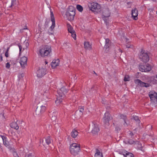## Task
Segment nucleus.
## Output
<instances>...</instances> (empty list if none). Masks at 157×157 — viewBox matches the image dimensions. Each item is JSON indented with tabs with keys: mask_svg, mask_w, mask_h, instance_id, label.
I'll use <instances>...</instances> for the list:
<instances>
[{
	"mask_svg": "<svg viewBox=\"0 0 157 157\" xmlns=\"http://www.w3.org/2000/svg\"><path fill=\"white\" fill-rule=\"evenodd\" d=\"M49 87L45 85H43L39 87V92L41 94V98L43 100L48 101L49 97L50 94L48 91Z\"/></svg>",
	"mask_w": 157,
	"mask_h": 157,
	"instance_id": "1",
	"label": "nucleus"
},
{
	"mask_svg": "<svg viewBox=\"0 0 157 157\" xmlns=\"http://www.w3.org/2000/svg\"><path fill=\"white\" fill-rule=\"evenodd\" d=\"M80 150L79 144L76 143H73L70 147V151L71 153L74 156L78 155Z\"/></svg>",
	"mask_w": 157,
	"mask_h": 157,
	"instance_id": "2",
	"label": "nucleus"
},
{
	"mask_svg": "<svg viewBox=\"0 0 157 157\" xmlns=\"http://www.w3.org/2000/svg\"><path fill=\"white\" fill-rule=\"evenodd\" d=\"M90 10L95 13H97L101 10V6L98 3L95 2L89 3L88 4Z\"/></svg>",
	"mask_w": 157,
	"mask_h": 157,
	"instance_id": "3",
	"label": "nucleus"
},
{
	"mask_svg": "<svg viewBox=\"0 0 157 157\" xmlns=\"http://www.w3.org/2000/svg\"><path fill=\"white\" fill-rule=\"evenodd\" d=\"M51 52V47L50 46H45L40 49L39 53L42 57L48 56Z\"/></svg>",
	"mask_w": 157,
	"mask_h": 157,
	"instance_id": "4",
	"label": "nucleus"
},
{
	"mask_svg": "<svg viewBox=\"0 0 157 157\" xmlns=\"http://www.w3.org/2000/svg\"><path fill=\"white\" fill-rule=\"evenodd\" d=\"M139 58L141 61L145 63L147 62L149 59V56L147 52L143 50H141Z\"/></svg>",
	"mask_w": 157,
	"mask_h": 157,
	"instance_id": "5",
	"label": "nucleus"
},
{
	"mask_svg": "<svg viewBox=\"0 0 157 157\" xmlns=\"http://www.w3.org/2000/svg\"><path fill=\"white\" fill-rule=\"evenodd\" d=\"M139 69L142 72H146L150 71L151 70V66L147 64L144 65H140Z\"/></svg>",
	"mask_w": 157,
	"mask_h": 157,
	"instance_id": "6",
	"label": "nucleus"
},
{
	"mask_svg": "<svg viewBox=\"0 0 157 157\" xmlns=\"http://www.w3.org/2000/svg\"><path fill=\"white\" fill-rule=\"evenodd\" d=\"M135 82L136 84L141 87H148L150 86L149 84L142 82L139 79L135 80Z\"/></svg>",
	"mask_w": 157,
	"mask_h": 157,
	"instance_id": "7",
	"label": "nucleus"
},
{
	"mask_svg": "<svg viewBox=\"0 0 157 157\" xmlns=\"http://www.w3.org/2000/svg\"><path fill=\"white\" fill-rule=\"evenodd\" d=\"M111 119L112 117L109 113L108 112H106L105 113L103 121L104 123L109 125V121Z\"/></svg>",
	"mask_w": 157,
	"mask_h": 157,
	"instance_id": "8",
	"label": "nucleus"
},
{
	"mask_svg": "<svg viewBox=\"0 0 157 157\" xmlns=\"http://www.w3.org/2000/svg\"><path fill=\"white\" fill-rule=\"evenodd\" d=\"M46 73V70L44 68H40L36 72L37 76L41 78Z\"/></svg>",
	"mask_w": 157,
	"mask_h": 157,
	"instance_id": "9",
	"label": "nucleus"
},
{
	"mask_svg": "<svg viewBox=\"0 0 157 157\" xmlns=\"http://www.w3.org/2000/svg\"><path fill=\"white\" fill-rule=\"evenodd\" d=\"M149 95L151 100L153 102L157 101V93L154 91H151L149 92Z\"/></svg>",
	"mask_w": 157,
	"mask_h": 157,
	"instance_id": "10",
	"label": "nucleus"
},
{
	"mask_svg": "<svg viewBox=\"0 0 157 157\" xmlns=\"http://www.w3.org/2000/svg\"><path fill=\"white\" fill-rule=\"evenodd\" d=\"M67 27L68 28V30L69 33H71L72 37L74 38V40H76V34L75 33V31L73 29L72 27L70 25L67 24Z\"/></svg>",
	"mask_w": 157,
	"mask_h": 157,
	"instance_id": "11",
	"label": "nucleus"
},
{
	"mask_svg": "<svg viewBox=\"0 0 157 157\" xmlns=\"http://www.w3.org/2000/svg\"><path fill=\"white\" fill-rule=\"evenodd\" d=\"M27 58L26 57L23 56L21 58L19 63L22 68H25L27 65Z\"/></svg>",
	"mask_w": 157,
	"mask_h": 157,
	"instance_id": "12",
	"label": "nucleus"
},
{
	"mask_svg": "<svg viewBox=\"0 0 157 157\" xmlns=\"http://www.w3.org/2000/svg\"><path fill=\"white\" fill-rule=\"evenodd\" d=\"M46 109V107L43 105H42L40 107V109H38V107L35 110V112L36 114L38 115H40L41 114L44 113Z\"/></svg>",
	"mask_w": 157,
	"mask_h": 157,
	"instance_id": "13",
	"label": "nucleus"
},
{
	"mask_svg": "<svg viewBox=\"0 0 157 157\" xmlns=\"http://www.w3.org/2000/svg\"><path fill=\"white\" fill-rule=\"evenodd\" d=\"M119 153L123 155L124 157H134L132 153H129L124 150L120 151Z\"/></svg>",
	"mask_w": 157,
	"mask_h": 157,
	"instance_id": "14",
	"label": "nucleus"
},
{
	"mask_svg": "<svg viewBox=\"0 0 157 157\" xmlns=\"http://www.w3.org/2000/svg\"><path fill=\"white\" fill-rule=\"evenodd\" d=\"M75 14V13L72 12H67L66 13V17L67 19L70 21L73 20L74 18V16Z\"/></svg>",
	"mask_w": 157,
	"mask_h": 157,
	"instance_id": "15",
	"label": "nucleus"
},
{
	"mask_svg": "<svg viewBox=\"0 0 157 157\" xmlns=\"http://www.w3.org/2000/svg\"><path fill=\"white\" fill-rule=\"evenodd\" d=\"M0 138L2 140L4 145L6 147H9L10 144L9 142L7 140V137L5 136L0 135Z\"/></svg>",
	"mask_w": 157,
	"mask_h": 157,
	"instance_id": "16",
	"label": "nucleus"
},
{
	"mask_svg": "<svg viewBox=\"0 0 157 157\" xmlns=\"http://www.w3.org/2000/svg\"><path fill=\"white\" fill-rule=\"evenodd\" d=\"M50 14H51V21L52 22V25L50 26V28L51 29V30H52L54 29L55 23V18L53 12L52 11H50Z\"/></svg>",
	"mask_w": 157,
	"mask_h": 157,
	"instance_id": "17",
	"label": "nucleus"
},
{
	"mask_svg": "<svg viewBox=\"0 0 157 157\" xmlns=\"http://www.w3.org/2000/svg\"><path fill=\"white\" fill-rule=\"evenodd\" d=\"M29 45V44L27 42H25L22 45V46L21 44H19L18 46L19 49L20 54L21 53V51H22L23 50H24L26 49Z\"/></svg>",
	"mask_w": 157,
	"mask_h": 157,
	"instance_id": "18",
	"label": "nucleus"
},
{
	"mask_svg": "<svg viewBox=\"0 0 157 157\" xmlns=\"http://www.w3.org/2000/svg\"><path fill=\"white\" fill-rule=\"evenodd\" d=\"M138 14V10L136 8H134L132 10V17L134 20L137 19Z\"/></svg>",
	"mask_w": 157,
	"mask_h": 157,
	"instance_id": "19",
	"label": "nucleus"
},
{
	"mask_svg": "<svg viewBox=\"0 0 157 157\" xmlns=\"http://www.w3.org/2000/svg\"><path fill=\"white\" fill-rule=\"evenodd\" d=\"M92 124H93L92 126H93V127L91 131L92 133L93 134H96L99 131V128L97 124H95L93 123H92Z\"/></svg>",
	"mask_w": 157,
	"mask_h": 157,
	"instance_id": "20",
	"label": "nucleus"
},
{
	"mask_svg": "<svg viewBox=\"0 0 157 157\" xmlns=\"http://www.w3.org/2000/svg\"><path fill=\"white\" fill-rule=\"evenodd\" d=\"M64 97H63V95H59L55 101L57 105H59L61 104H62Z\"/></svg>",
	"mask_w": 157,
	"mask_h": 157,
	"instance_id": "21",
	"label": "nucleus"
},
{
	"mask_svg": "<svg viewBox=\"0 0 157 157\" xmlns=\"http://www.w3.org/2000/svg\"><path fill=\"white\" fill-rule=\"evenodd\" d=\"M67 92V90L64 87H62L60 90L58 91L59 95H63V97H65V94Z\"/></svg>",
	"mask_w": 157,
	"mask_h": 157,
	"instance_id": "22",
	"label": "nucleus"
},
{
	"mask_svg": "<svg viewBox=\"0 0 157 157\" xmlns=\"http://www.w3.org/2000/svg\"><path fill=\"white\" fill-rule=\"evenodd\" d=\"M59 59L53 60L51 63V65L52 68H54L59 66Z\"/></svg>",
	"mask_w": 157,
	"mask_h": 157,
	"instance_id": "23",
	"label": "nucleus"
},
{
	"mask_svg": "<svg viewBox=\"0 0 157 157\" xmlns=\"http://www.w3.org/2000/svg\"><path fill=\"white\" fill-rule=\"evenodd\" d=\"M110 12L108 10L105 11L103 12V16L102 18L103 20L106 23H107L106 20L105 19L106 18H107L110 16Z\"/></svg>",
	"mask_w": 157,
	"mask_h": 157,
	"instance_id": "24",
	"label": "nucleus"
},
{
	"mask_svg": "<svg viewBox=\"0 0 157 157\" xmlns=\"http://www.w3.org/2000/svg\"><path fill=\"white\" fill-rule=\"evenodd\" d=\"M84 47L86 49L89 50H90L92 48L91 44L87 41L84 43Z\"/></svg>",
	"mask_w": 157,
	"mask_h": 157,
	"instance_id": "25",
	"label": "nucleus"
},
{
	"mask_svg": "<svg viewBox=\"0 0 157 157\" xmlns=\"http://www.w3.org/2000/svg\"><path fill=\"white\" fill-rule=\"evenodd\" d=\"M67 12L71 13V12H73L74 13H75V8L73 6H70L68 7Z\"/></svg>",
	"mask_w": 157,
	"mask_h": 157,
	"instance_id": "26",
	"label": "nucleus"
},
{
	"mask_svg": "<svg viewBox=\"0 0 157 157\" xmlns=\"http://www.w3.org/2000/svg\"><path fill=\"white\" fill-rule=\"evenodd\" d=\"M10 126L12 128H14L16 130H17L19 128V126L16 122H13L11 123Z\"/></svg>",
	"mask_w": 157,
	"mask_h": 157,
	"instance_id": "27",
	"label": "nucleus"
},
{
	"mask_svg": "<svg viewBox=\"0 0 157 157\" xmlns=\"http://www.w3.org/2000/svg\"><path fill=\"white\" fill-rule=\"evenodd\" d=\"M78 134V132L75 130H73L71 133V136L73 138H75Z\"/></svg>",
	"mask_w": 157,
	"mask_h": 157,
	"instance_id": "28",
	"label": "nucleus"
},
{
	"mask_svg": "<svg viewBox=\"0 0 157 157\" xmlns=\"http://www.w3.org/2000/svg\"><path fill=\"white\" fill-rule=\"evenodd\" d=\"M95 157H103L102 154L98 149L96 150Z\"/></svg>",
	"mask_w": 157,
	"mask_h": 157,
	"instance_id": "29",
	"label": "nucleus"
},
{
	"mask_svg": "<svg viewBox=\"0 0 157 157\" xmlns=\"http://www.w3.org/2000/svg\"><path fill=\"white\" fill-rule=\"evenodd\" d=\"M84 110V108L82 107H81L79 109V110L75 112L76 115H77L79 113V117H80L82 114V113Z\"/></svg>",
	"mask_w": 157,
	"mask_h": 157,
	"instance_id": "30",
	"label": "nucleus"
},
{
	"mask_svg": "<svg viewBox=\"0 0 157 157\" xmlns=\"http://www.w3.org/2000/svg\"><path fill=\"white\" fill-rule=\"evenodd\" d=\"M52 114L54 115V116H51V119L53 121H55L57 119V113L54 112L52 113Z\"/></svg>",
	"mask_w": 157,
	"mask_h": 157,
	"instance_id": "31",
	"label": "nucleus"
},
{
	"mask_svg": "<svg viewBox=\"0 0 157 157\" xmlns=\"http://www.w3.org/2000/svg\"><path fill=\"white\" fill-rule=\"evenodd\" d=\"M45 141L47 144H50L51 143L52 140L49 137H48L46 138Z\"/></svg>",
	"mask_w": 157,
	"mask_h": 157,
	"instance_id": "32",
	"label": "nucleus"
},
{
	"mask_svg": "<svg viewBox=\"0 0 157 157\" xmlns=\"http://www.w3.org/2000/svg\"><path fill=\"white\" fill-rule=\"evenodd\" d=\"M77 9L80 12H82L83 10V9L82 6L80 5H77L76 6Z\"/></svg>",
	"mask_w": 157,
	"mask_h": 157,
	"instance_id": "33",
	"label": "nucleus"
},
{
	"mask_svg": "<svg viewBox=\"0 0 157 157\" xmlns=\"http://www.w3.org/2000/svg\"><path fill=\"white\" fill-rule=\"evenodd\" d=\"M130 77L128 75H126L124 76V81H128L130 80Z\"/></svg>",
	"mask_w": 157,
	"mask_h": 157,
	"instance_id": "34",
	"label": "nucleus"
},
{
	"mask_svg": "<svg viewBox=\"0 0 157 157\" xmlns=\"http://www.w3.org/2000/svg\"><path fill=\"white\" fill-rule=\"evenodd\" d=\"M16 0H11V5L10 6V7H11L12 6H14L16 2Z\"/></svg>",
	"mask_w": 157,
	"mask_h": 157,
	"instance_id": "35",
	"label": "nucleus"
},
{
	"mask_svg": "<svg viewBox=\"0 0 157 157\" xmlns=\"http://www.w3.org/2000/svg\"><path fill=\"white\" fill-rule=\"evenodd\" d=\"M133 118L136 121H139L138 117L137 116H133Z\"/></svg>",
	"mask_w": 157,
	"mask_h": 157,
	"instance_id": "36",
	"label": "nucleus"
},
{
	"mask_svg": "<svg viewBox=\"0 0 157 157\" xmlns=\"http://www.w3.org/2000/svg\"><path fill=\"white\" fill-rule=\"evenodd\" d=\"M128 143L130 144H133L135 143V142L132 140H130L128 141Z\"/></svg>",
	"mask_w": 157,
	"mask_h": 157,
	"instance_id": "37",
	"label": "nucleus"
},
{
	"mask_svg": "<svg viewBox=\"0 0 157 157\" xmlns=\"http://www.w3.org/2000/svg\"><path fill=\"white\" fill-rule=\"evenodd\" d=\"M13 155L14 157H19L17 154L16 152H13Z\"/></svg>",
	"mask_w": 157,
	"mask_h": 157,
	"instance_id": "38",
	"label": "nucleus"
},
{
	"mask_svg": "<svg viewBox=\"0 0 157 157\" xmlns=\"http://www.w3.org/2000/svg\"><path fill=\"white\" fill-rule=\"evenodd\" d=\"M6 67L7 68L9 69L10 68V65L9 63H7L6 65Z\"/></svg>",
	"mask_w": 157,
	"mask_h": 157,
	"instance_id": "39",
	"label": "nucleus"
},
{
	"mask_svg": "<svg viewBox=\"0 0 157 157\" xmlns=\"http://www.w3.org/2000/svg\"><path fill=\"white\" fill-rule=\"evenodd\" d=\"M109 47V44L108 43H105V48H107Z\"/></svg>",
	"mask_w": 157,
	"mask_h": 157,
	"instance_id": "40",
	"label": "nucleus"
},
{
	"mask_svg": "<svg viewBox=\"0 0 157 157\" xmlns=\"http://www.w3.org/2000/svg\"><path fill=\"white\" fill-rule=\"evenodd\" d=\"M126 47L127 48H132V45L128 44L126 45Z\"/></svg>",
	"mask_w": 157,
	"mask_h": 157,
	"instance_id": "41",
	"label": "nucleus"
},
{
	"mask_svg": "<svg viewBox=\"0 0 157 157\" xmlns=\"http://www.w3.org/2000/svg\"><path fill=\"white\" fill-rule=\"evenodd\" d=\"M5 56L6 57H9V53L7 51L6 52L5 54Z\"/></svg>",
	"mask_w": 157,
	"mask_h": 157,
	"instance_id": "42",
	"label": "nucleus"
},
{
	"mask_svg": "<svg viewBox=\"0 0 157 157\" xmlns=\"http://www.w3.org/2000/svg\"><path fill=\"white\" fill-rule=\"evenodd\" d=\"M109 39L107 38V39H105V43L109 44Z\"/></svg>",
	"mask_w": 157,
	"mask_h": 157,
	"instance_id": "43",
	"label": "nucleus"
},
{
	"mask_svg": "<svg viewBox=\"0 0 157 157\" xmlns=\"http://www.w3.org/2000/svg\"><path fill=\"white\" fill-rule=\"evenodd\" d=\"M125 118H126L124 116V125L125 126L127 125V124L126 123V121L125 120Z\"/></svg>",
	"mask_w": 157,
	"mask_h": 157,
	"instance_id": "44",
	"label": "nucleus"
},
{
	"mask_svg": "<svg viewBox=\"0 0 157 157\" xmlns=\"http://www.w3.org/2000/svg\"><path fill=\"white\" fill-rule=\"evenodd\" d=\"M3 60L2 59V54H1L0 56V61H2Z\"/></svg>",
	"mask_w": 157,
	"mask_h": 157,
	"instance_id": "45",
	"label": "nucleus"
},
{
	"mask_svg": "<svg viewBox=\"0 0 157 157\" xmlns=\"http://www.w3.org/2000/svg\"><path fill=\"white\" fill-rule=\"evenodd\" d=\"M130 135L131 136V137H132L133 136V133L132 132H130L129 133Z\"/></svg>",
	"mask_w": 157,
	"mask_h": 157,
	"instance_id": "46",
	"label": "nucleus"
},
{
	"mask_svg": "<svg viewBox=\"0 0 157 157\" xmlns=\"http://www.w3.org/2000/svg\"><path fill=\"white\" fill-rule=\"evenodd\" d=\"M28 157H33L31 154H29Z\"/></svg>",
	"mask_w": 157,
	"mask_h": 157,
	"instance_id": "47",
	"label": "nucleus"
},
{
	"mask_svg": "<svg viewBox=\"0 0 157 157\" xmlns=\"http://www.w3.org/2000/svg\"><path fill=\"white\" fill-rule=\"evenodd\" d=\"M23 75V74H21L19 75L18 77H22Z\"/></svg>",
	"mask_w": 157,
	"mask_h": 157,
	"instance_id": "48",
	"label": "nucleus"
},
{
	"mask_svg": "<svg viewBox=\"0 0 157 157\" xmlns=\"http://www.w3.org/2000/svg\"><path fill=\"white\" fill-rule=\"evenodd\" d=\"M50 114H51V116H54V115H53V114H52V113H51Z\"/></svg>",
	"mask_w": 157,
	"mask_h": 157,
	"instance_id": "49",
	"label": "nucleus"
},
{
	"mask_svg": "<svg viewBox=\"0 0 157 157\" xmlns=\"http://www.w3.org/2000/svg\"><path fill=\"white\" fill-rule=\"evenodd\" d=\"M43 141L42 140H40V143H42V144H43Z\"/></svg>",
	"mask_w": 157,
	"mask_h": 157,
	"instance_id": "50",
	"label": "nucleus"
},
{
	"mask_svg": "<svg viewBox=\"0 0 157 157\" xmlns=\"http://www.w3.org/2000/svg\"><path fill=\"white\" fill-rule=\"evenodd\" d=\"M45 64H47L48 63V62L47 61H45Z\"/></svg>",
	"mask_w": 157,
	"mask_h": 157,
	"instance_id": "51",
	"label": "nucleus"
},
{
	"mask_svg": "<svg viewBox=\"0 0 157 157\" xmlns=\"http://www.w3.org/2000/svg\"><path fill=\"white\" fill-rule=\"evenodd\" d=\"M9 48H8L7 49V50H6V51H7L8 52V51H9Z\"/></svg>",
	"mask_w": 157,
	"mask_h": 157,
	"instance_id": "52",
	"label": "nucleus"
},
{
	"mask_svg": "<svg viewBox=\"0 0 157 157\" xmlns=\"http://www.w3.org/2000/svg\"><path fill=\"white\" fill-rule=\"evenodd\" d=\"M1 115H2V117H3L4 118V116H3V114H1Z\"/></svg>",
	"mask_w": 157,
	"mask_h": 157,
	"instance_id": "53",
	"label": "nucleus"
},
{
	"mask_svg": "<svg viewBox=\"0 0 157 157\" xmlns=\"http://www.w3.org/2000/svg\"><path fill=\"white\" fill-rule=\"evenodd\" d=\"M119 51H120V52H122V51H121V50L119 49Z\"/></svg>",
	"mask_w": 157,
	"mask_h": 157,
	"instance_id": "54",
	"label": "nucleus"
},
{
	"mask_svg": "<svg viewBox=\"0 0 157 157\" xmlns=\"http://www.w3.org/2000/svg\"><path fill=\"white\" fill-rule=\"evenodd\" d=\"M156 78H157V75L156 76Z\"/></svg>",
	"mask_w": 157,
	"mask_h": 157,
	"instance_id": "55",
	"label": "nucleus"
},
{
	"mask_svg": "<svg viewBox=\"0 0 157 157\" xmlns=\"http://www.w3.org/2000/svg\"><path fill=\"white\" fill-rule=\"evenodd\" d=\"M67 44H68L69 45H70V44L68 43Z\"/></svg>",
	"mask_w": 157,
	"mask_h": 157,
	"instance_id": "56",
	"label": "nucleus"
}]
</instances>
